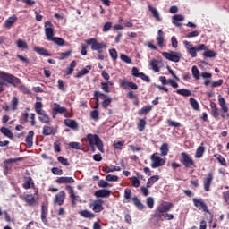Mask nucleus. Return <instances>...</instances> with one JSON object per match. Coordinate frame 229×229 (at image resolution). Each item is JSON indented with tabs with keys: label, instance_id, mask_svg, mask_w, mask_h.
<instances>
[{
	"label": "nucleus",
	"instance_id": "nucleus-1",
	"mask_svg": "<svg viewBox=\"0 0 229 229\" xmlns=\"http://www.w3.org/2000/svg\"><path fill=\"white\" fill-rule=\"evenodd\" d=\"M35 114H38V123L46 124L51 123V119L47 117L45 111H41V102H36V114H29V108H26L20 116V124L29 123V125L35 126Z\"/></svg>",
	"mask_w": 229,
	"mask_h": 229
},
{
	"label": "nucleus",
	"instance_id": "nucleus-2",
	"mask_svg": "<svg viewBox=\"0 0 229 229\" xmlns=\"http://www.w3.org/2000/svg\"><path fill=\"white\" fill-rule=\"evenodd\" d=\"M133 202V206L136 209L142 210L145 207H149L152 209L155 201H153L152 197L146 198V205H142L141 201H139V198L133 197L132 192L129 188L123 189V203Z\"/></svg>",
	"mask_w": 229,
	"mask_h": 229
},
{
	"label": "nucleus",
	"instance_id": "nucleus-3",
	"mask_svg": "<svg viewBox=\"0 0 229 229\" xmlns=\"http://www.w3.org/2000/svg\"><path fill=\"white\" fill-rule=\"evenodd\" d=\"M84 43L88 45H81V55L85 56L87 55V46H90V51L98 52V60H103V49H106V45L103 43L97 42L96 38H90Z\"/></svg>",
	"mask_w": 229,
	"mask_h": 229
},
{
	"label": "nucleus",
	"instance_id": "nucleus-4",
	"mask_svg": "<svg viewBox=\"0 0 229 229\" xmlns=\"http://www.w3.org/2000/svg\"><path fill=\"white\" fill-rule=\"evenodd\" d=\"M226 101L223 100V97L217 98V103L211 102V117L216 119L221 117L223 119H229V114H226Z\"/></svg>",
	"mask_w": 229,
	"mask_h": 229
},
{
	"label": "nucleus",
	"instance_id": "nucleus-5",
	"mask_svg": "<svg viewBox=\"0 0 229 229\" xmlns=\"http://www.w3.org/2000/svg\"><path fill=\"white\" fill-rule=\"evenodd\" d=\"M21 83V81L19 80V78L8 72L0 71V93H3V91L5 90L4 87H15Z\"/></svg>",
	"mask_w": 229,
	"mask_h": 229
},
{
	"label": "nucleus",
	"instance_id": "nucleus-6",
	"mask_svg": "<svg viewBox=\"0 0 229 229\" xmlns=\"http://www.w3.org/2000/svg\"><path fill=\"white\" fill-rule=\"evenodd\" d=\"M86 140H88V146H90V148H96L98 151L103 153V141L99 140V137L97 134H88Z\"/></svg>",
	"mask_w": 229,
	"mask_h": 229
},
{
	"label": "nucleus",
	"instance_id": "nucleus-7",
	"mask_svg": "<svg viewBox=\"0 0 229 229\" xmlns=\"http://www.w3.org/2000/svg\"><path fill=\"white\" fill-rule=\"evenodd\" d=\"M185 46L188 47V55H191V58L197 57V52L207 51V47L204 44L191 47V43L185 41Z\"/></svg>",
	"mask_w": 229,
	"mask_h": 229
},
{
	"label": "nucleus",
	"instance_id": "nucleus-8",
	"mask_svg": "<svg viewBox=\"0 0 229 229\" xmlns=\"http://www.w3.org/2000/svg\"><path fill=\"white\" fill-rule=\"evenodd\" d=\"M162 57L168 60V62L178 63L181 60V54L178 52H162Z\"/></svg>",
	"mask_w": 229,
	"mask_h": 229
},
{
	"label": "nucleus",
	"instance_id": "nucleus-9",
	"mask_svg": "<svg viewBox=\"0 0 229 229\" xmlns=\"http://www.w3.org/2000/svg\"><path fill=\"white\" fill-rule=\"evenodd\" d=\"M120 83V89L126 90V89H139V86L135 85V82L126 81V79H120L118 81Z\"/></svg>",
	"mask_w": 229,
	"mask_h": 229
},
{
	"label": "nucleus",
	"instance_id": "nucleus-10",
	"mask_svg": "<svg viewBox=\"0 0 229 229\" xmlns=\"http://www.w3.org/2000/svg\"><path fill=\"white\" fill-rule=\"evenodd\" d=\"M149 159H151L152 161V164L149 165L152 169L162 167V165H165V159H162V157H158V154H152Z\"/></svg>",
	"mask_w": 229,
	"mask_h": 229
},
{
	"label": "nucleus",
	"instance_id": "nucleus-11",
	"mask_svg": "<svg viewBox=\"0 0 229 229\" xmlns=\"http://www.w3.org/2000/svg\"><path fill=\"white\" fill-rule=\"evenodd\" d=\"M182 163V165H185V168H191L194 166V159H191V156H187V153L182 152V159L178 160Z\"/></svg>",
	"mask_w": 229,
	"mask_h": 229
},
{
	"label": "nucleus",
	"instance_id": "nucleus-12",
	"mask_svg": "<svg viewBox=\"0 0 229 229\" xmlns=\"http://www.w3.org/2000/svg\"><path fill=\"white\" fill-rule=\"evenodd\" d=\"M19 106V98L13 97V99L10 100V106H3V111H15Z\"/></svg>",
	"mask_w": 229,
	"mask_h": 229
},
{
	"label": "nucleus",
	"instance_id": "nucleus-13",
	"mask_svg": "<svg viewBox=\"0 0 229 229\" xmlns=\"http://www.w3.org/2000/svg\"><path fill=\"white\" fill-rule=\"evenodd\" d=\"M191 203L195 204V208H198V210H201L204 213H210V211L207 210V205L204 204V199H191Z\"/></svg>",
	"mask_w": 229,
	"mask_h": 229
},
{
	"label": "nucleus",
	"instance_id": "nucleus-14",
	"mask_svg": "<svg viewBox=\"0 0 229 229\" xmlns=\"http://www.w3.org/2000/svg\"><path fill=\"white\" fill-rule=\"evenodd\" d=\"M173 207L174 205L171 204V202H162L159 207H156V213H167Z\"/></svg>",
	"mask_w": 229,
	"mask_h": 229
},
{
	"label": "nucleus",
	"instance_id": "nucleus-15",
	"mask_svg": "<svg viewBox=\"0 0 229 229\" xmlns=\"http://www.w3.org/2000/svg\"><path fill=\"white\" fill-rule=\"evenodd\" d=\"M214 182V174L208 173V175L204 177L203 186H204V192L210 191V183Z\"/></svg>",
	"mask_w": 229,
	"mask_h": 229
},
{
	"label": "nucleus",
	"instance_id": "nucleus-16",
	"mask_svg": "<svg viewBox=\"0 0 229 229\" xmlns=\"http://www.w3.org/2000/svg\"><path fill=\"white\" fill-rule=\"evenodd\" d=\"M64 191H58V194H55V199H52V204L55 206L64 205Z\"/></svg>",
	"mask_w": 229,
	"mask_h": 229
},
{
	"label": "nucleus",
	"instance_id": "nucleus-17",
	"mask_svg": "<svg viewBox=\"0 0 229 229\" xmlns=\"http://www.w3.org/2000/svg\"><path fill=\"white\" fill-rule=\"evenodd\" d=\"M90 210L94 211V213H99L103 211V200L98 199L90 203Z\"/></svg>",
	"mask_w": 229,
	"mask_h": 229
},
{
	"label": "nucleus",
	"instance_id": "nucleus-18",
	"mask_svg": "<svg viewBox=\"0 0 229 229\" xmlns=\"http://www.w3.org/2000/svg\"><path fill=\"white\" fill-rule=\"evenodd\" d=\"M167 69H168V74H172V79H175V80L165 79V76H161L159 77V82L168 83V82L178 81V76H174V72L171 71V68H167Z\"/></svg>",
	"mask_w": 229,
	"mask_h": 229
},
{
	"label": "nucleus",
	"instance_id": "nucleus-19",
	"mask_svg": "<svg viewBox=\"0 0 229 229\" xmlns=\"http://www.w3.org/2000/svg\"><path fill=\"white\" fill-rule=\"evenodd\" d=\"M133 77L134 78H140V80H143V81H146V83L150 82V80L148 79V76H145V73L139 72V69L133 67Z\"/></svg>",
	"mask_w": 229,
	"mask_h": 229
},
{
	"label": "nucleus",
	"instance_id": "nucleus-20",
	"mask_svg": "<svg viewBox=\"0 0 229 229\" xmlns=\"http://www.w3.org/2000/svg\"><path fill=\"white\" fill-rule=\"evenodd\" d=\"M55 183L58 184H72L74 183V178L72 177H58L55 179Z\"/></svg>",
	"mask_w": 229,
	"mask_h": 229
},
{
	"label": "nucleus",
	"instance_id": "nucleus-21",
	"mask_svg": "<svg viewBox=\"0 0 229 229\" xmlns=\"http://www.w3.org/2000/svg\"><path fill=\"white\" fill-rule=\"evenodd\" d=\"M22 200L26 201V205L29 207H35L37 201H35V196L31 194H26V196L22 197Z\"/></svg>",
	"mask_w": 229,
	"mask_h": 229
},
{
	"label": "nucleus",
	"instance_id": "nucleus-22",
	"mask_svg": "<svg viewBox=\"0 0 229 229\" xmlns=\"http://www.w3.org/2000/svg\"><path fill=\"white\" fill-rule=\"evenodd\" d=\"M94 197L109 198V190H106V189L98 190V191H94Z\"/></svg>",
	"mask_w": 229,
	"mask_h": 229
},
{
	"label": "nucleus",
	"instance_id": "nucleus-23",
	"mask_svg": "<svg viewBox=\"0 0 229 229\" xmlns=\"http://www.w3.org/2000/svg\"><path fill=\"white\" fill-rule=\"evenodd\" d=\"M223 85V80H217V81L211 82L210 80H204V86H211V88H216Z\"/></svg>",
	"mask_w": 229,
	"mask_h": 229
},
{
	"label": "nucleus",
	"instance_id": "nucleus-24",
	"mask_svg": "<svg viewBox=\"0 0 229 229\" xmlns=\"http://www.w3.org/2000/svg\"><path fill=\"white\" fill-rule=\"evenodd\" d=\"M64 189L68 190V197L72 198V205H74V201H77V196L74 195V188L64 186Z\"/></svg>",
	"mask_w": 229,
	"mask_h": 229
},
{
	"label": "nucleus",
	"instance_id": "nucleus-25",
	"mask_svg": "<svg viewBox=\"0 0 229 229\" xmlns=\"http://www.w3.org/2000/svg\"><path fill=\"white\" fill-rule=\"evenodd\" d=\"M32 51L36 52V54H38V55L42 56H51V54L47 53V50H45V48L41 47H32Z\"/></svg>",
	"mask_w": 229,
	"mask_h": 229
},
{
	"label": "nucleus",
	"instance_id": "nucleus-26",
	"mask_svg": "<svg viewBox=\"0 0 229 229\" xmlns=\"http://www.w3.org/2000/svg\"><path fill=\"white\" fill-rule=\"evenodd\" d=\"M148 112H152V106H146L143 108L140 109V111L136 112V114L140 116H143L148 114Z\"/></svg>",
	"mask_w": 229,
	"mask_h": 229
},
{
	"label": "nucleus",
	"instance_id": "nucleus-27",
	"mask_svg": "<svg viewBox=\"0 0 229 229\" xmlns=\"http://www.w3.org/2000/svg\"><path fill=\"white\" fill-rule=\"evenodd\" d=\"M77 66V62L72 61V64H68V68L64 69V75H71L74 72V67Z\"/></svg>",
	"mask_w": 229,
	"mask_h": 229
},
{
	"label": "nucleus",
	"instance_id": "nucleus-28",
	"mask_svg": "<svg viewBox=\"0 0 229 229\" xmlns=\"http://www.w3.org/2000/svg\"><path fill=\"white\" fill-rule=\"evenodd\" d=\"M113 86V81L100 82V90L104 93H109V87Z\"/></svg>",
	"mask_w": 229,
	"mask_h": 229
},
{
	"label": "nucleus",
	"instance_id": "nucleus-29",
	"mask_svg": "<svg viewBox=\"0 0 229 229\" xmlns=\"http://www.w3.org/2000/svg\"><path fill=\"white\" fill-rule=\"evenodd\" d=\"M90 72V66H84V69H81L78 73L74 74V78H81L83 77V75H87V73Z\"/></svg>",
	"mask_w": 229,
	"mask_h": 229
},
{
	"label": "nucleus",
	"instance_id": "nucleus-30",
	"mask_svg": "<svg viewBox=\"0 0 229 229\" xmlns=\"http://www.w3.org/2000/svg\"><path fill=\"white\" fill-rule=\"evenodd\" d=\"M47 40L55 43L56 46L58 47H63L64 46V39H62L61 38H46Z\"/></svg>",
	"mask_w": 229,
	"mask_h": 229
},
{
	"label": "nucleus",
	"instance_id": "nucleus-31",
	"mask_svg": "<svg viewBox=\"0 0 229 229\" xmlns=\"http://www.w3.org/2000/svg\"><path fill=\"white\" fill-rule=\"evenodd\" d=\"M55 134V130L49 126H42V136H50Z\"/></svg>",
	"mask_w": 229,
	"mask_h": 229
},
{
	"label": "nucleus",
	"instance_id": "nucleus-32",
	"mask_svg": "<svg viewBox=\"0 0 229 229\" xmlns=\"http://www.w3.org/2000/svg\"><path fill=\"white\" fill-rule=\"evenodd\" d=\"M64 127H68L72 130H77V122L71 119L64 120Z\"/></svg>",
	"mask_w": 229,
	"mask_h": 229
},
{
	"label": "nucleus",
	"instance_id": "nucleus-33",
	"mask_svg": "<svg viewBox=\"0 0 229 229\" xmlns=\"http://www.w3.org/2000/svg\"><path fill=\"white\" fill-rule=\"evenodd\" d=\"M22 189H35V183L31 182V177H26V182L22 183Z\"/></svg>",
	"mask_w": 229,
	"mask_h": 229
},
{
	"label": "nucleus",
	"instance_id": "nucleus-34",
	"mask_svg": "<svg viewBox=\"0 0 229 229\" xmlns=\"http://www.w3.org/2000/svg\"><path fill=\"white\" fill-rule=\"evenodd\" d=\"M183 19H185L183 17V15H182V14H175V15L173 16V22H174V24H175V26L180 28V26H182V23H180V21H183Z\"/></svg>",
	"mask_w": 229,
	"mask_h": 229
},
{
	"label": "nucleus",
	"instance_id": "nucleus-35",
	"mask_svg": "<svg viewBox=\"0 0 229 229\" xmlns=\"http://www.w3.org/2000/svg\"><path fill=\"white\" fill-rule=\"evenodd\" d=\"M0 134H3V137L12 140V131H9L8 128L0 127Z\"/></svg>",
	"mask_w": 229,
	"mask_h": 229
},
{
	"label": "nucleus",
	"instance_id": "nucleus-36",
	"mask_svg": "<svg viewBox=\"0 0 229 229\" xmlns=\"http://www.w3.org/2000/svg\"><path fill=\"white\" fill-rule=\"evenodd\" d=\"M139 180H142V175L136 174V177L130 178V181H131V186L133 188H139Z\"/></svg>",
	"mask_w": 229,
	"mask_h": 229
},
{
	"label": "nucleus",
	"instance_id": "nucleus-37",
	"mask_svg": "<svg viewBox=\"0 0 229 229\" xmlns=\"http://www.w3.org/2000/svg\"><path fill=\"white\" fill-rule=\"evenodd\" d=\"M157 182H158V175H152L149 179H146V187H152Z\"/></svg>",
	"mask_w": 229,
	"mask_h": 229
},
{
	"label": "nucleus",
	"instance_id": "nucleus-38",
	"mask_svg": "<svg viewBox=\"0 0 229 229\" xmlns=\"http://www.w3.org/2000/svg\"><path fill=\"white\" fill-rule=\"evenodd\" d=\"M78 215L81 216V217H84V219H93V213L87 210H81V212H78Z\"/></svg>",
	"mask_w": 229,
	"mask_h": 229
},
{
	"label": "nucleus",
	"instance_id": "nucleus-39",
	"mask_svg": "<svg viewBox=\"0 0 229 229\" xmlns=\"http://www.w3.org/2000/svg\"><path fill=\"white\" fill-rule=\"evenodd\" d=\"M175 94H178V96H182V97H191V90H187L185 89H178L177 90H175Z\"/></svg>",
	"mask_w": 229,
	"mask_h": 229
},
{
	"label": "nucleus",
	"instance_id": "nucleus-40",
	"mask_svg": "<svg viewBox=\"0 0 229 229\" xmlns=\"http://www.w3.org/2000/svg\"><path fill=\"white\" fill-rule=\"evenodd\" d=\"M159 152H161L162 157L168 156V143H162L159 147Z\"/></svg>",
	"mask_w": 229,
	"mask_h": 229
},
{
	"label": "nucleus",
	"instance_id": "nucleus-41",
	"mask_svg": "<svg viewBox=\"0 0 229 229\" xmlns=\"http://www.w3.org/2000/svg\"><path fill=\"white\" fill-rule=\"evenodd\" d=\"M149 67L152 68V72H158V60L152 59L149 61Z\"/></svg>",
	"mask_w": 229,
	"mask_h": 229
},
{
	"label": "nucleus",
	"instance_id": "nucleus-42",
	"mask_svg": "<svg viewBox=\"0 0 229 229\" xmlns=\"http://www.w3.org/2000/svg\"><path fill=\"white\" fill-rule=\"evenodd\" d=\"M100 171H104V173H113V172H119V166H107V167H104L102 169H100Z\"/></svg>",
	"mask_w": 229,
	"mask_h": 229
},
{
	"label": "nucleus",
	"instance_id": "nucleus-43",
	"mask_svg": "<svg viewBox=\"0 0 229 229\" xmlns=\"http://www.w3.org/2000/svg\"><path fill=\"white\" fill-rule=\"evenodd\" d=\"M148 10L149 12H151L153 17L157 19V21H160V14L158 13V11L157 10V8L149 5Z\"/></svg>",
	"mask_w": 229,
	"mask_h": 229
},
{
	"label": "nucleus",
	"instance_id": "nucleus-44",
	"mask_svg": "<svg viewBox=\"0 0 229 229\" xmlns=\"http://www.w3.org/2000/svg\"><path fill=\"white\" fill-rule=\"evenodd\" d=\"M52 113H54V114H64V113H67V109L61 106H55L52 108Z\"/></svg>",
	"mask_w": 229,
	"mask_h": 229
},
{
	"label": "nucleus",
	"instance_id": "nucleus-45",
	"mask_svg": "<svg viewBox=\"0 0 229 229\" xmlns=\"http://www.w3.org/2000/svg\"><path fill=\"white\" fill-rule=\"evenodd\" d=\"M15 21H17V16L9 17L5 21V27L12 28V26L13 25V22H15Z\"/></svg>",
	"mask_w": 229,
	"mask_h": 229
},
{
	"label": "nucleus",
	"instance_id": "nucleus-46",
	"mask_svg": "<svg viewBox=\"0 0 229 229\" xmlns=\"http://www.w3.org/2000/svg\"><path fill=\"white\" fill-rule=\"evenodd\" d=\"M201 55H203L204 58H214L216 56V53H214V50H206Z\"/></svg>",
	"mask_w": 229,
	"mask_h": 229
},
{
	"label": "nucleus",
	"instance_id": "nucleus-47",
	"mask_svg": "<svg viewBox=\"0 0 229 229\" xmlns=\"http://www.w3.org/2000/svg\"><path fill=\"white\" fill-rule=\"evenodd\" d=\"M35 136V132L29 131V134L26 135V146L31 148V138Z\"/></svg>",
	"mask_w": 229,
	"mask_h": 229
},
{
	"label": "nucleus",
	"instance_id": "nucleus-48",
	"mask_svg": "<svg viewBox=\"0 0 229 229\" xmlns=\"http://www.w3.org/2000/svg\"><path fill=\"white\" fill-rule=\"evenodd\" d=\"M16 47L25 50L29 49V45L25 44V41H21V39H20L16 40Z\"/></svg>",
	"mask_w": 229,
	"mask_h": 229
},
{
	"label": "nucleus",
	"instance_id": "nucleus-49",
	"mask_svg": "<svg viewBox=\"0 0 229 229\" xmlns=\"http://www.w3.org/2000/svg\"><path fill=\"white\" fill-rule=\"evenodd\" d=\"M204 156V147H198V148L195 149V158H200V157Z\"/></svg>",
	"mask_w": 229,
	"mask_h": 229
},
{
	"label": "nucleus",
	"instance_id": "nucleus-50",
	"mask_svg": "<svg viewBox=\"0 0 229 229\" xmlns=\"http://www.w3.org/2000/svg\"><path fill=\"white\" fill-rule=\"evenodd\" d=\"M113 102V98H106L104 101L100 102V108H104V110H106V107L109 106V103Z\"/></svg>",
	"mask_w": 229,
	"mask_h": 229
},
{
	"label": "nucleus",
	"instance_id": "nucleus-51",
	"mask_svg": "<svg viewBox=\"0 0 229 229\" xmlns=\"http://www.w3.org/2000/svg\"><path fill=\"white\" fill-rule=\"evenodd\" d=\"M25 159L24 157H16V158H10L3 161V164L9 165L13 164L16 162H21V160Z\"/></svg>",
	"mask_w": 229,
	"mask_h": 229
},
{
	"label": "nucleus",
	"instance_id": "nucleus-52",
	"mask_svg": "<svg viewBox=\"0 0 229 229\" xmlns=\"http://www.w3.org/2000/svg\"><path fill=\"white\" fill-rule=\"evenodd\" d=\"M136 130L142 132L145 130V119H140V123H136Z\"/></svg>",
	"mask_w": 229,
	"mask_h": 229
},
{
	"label": "nucleus",
	"instance_id": "nucleus-53",
	"mask_svg": "<svg viewBox=\"0 0 229 229\" xmlns=\"http://www.w3.org/2000/svg\"><path fill=\"white\" fill-rule=\"evenodd\" d=\"M116 58H120V61H123L126 64H132V59H129V56L124 54H120V56Z\"/></svg>",
	"mask_w": 229,
	"mask_h": 229
},
{
	"label": "nucleus",
	"instance_id": "nucleus-54",
	"mask_svg": "<svg viewBox=\"0 0 229 229\" xmlns=\"http://www.w3.org/2000/svg\"><path fill=\"white\" fill-rule=\"evenodd\" d=\"M214 158L217 159V163L221 164L222 166H226V160L223 159L220 154H214Z\"/></svg>",
	"mask_w": 229,
	"mask_h": 229
},
{
	"label": "nucleus",
	"instance_id": "nucleus-55",
	"mask_svg": "<svg viewBox=\"0 0 229 229\" xmlns=\"http://www.w3.org/2000/svg\"><path fill=\"white\" fill-rule=\"evenodd\" d=\"M47 215V206L42 204V224H47V220L45 218V216Z\"/></svg>",
	"mask_w": 229,
	"mask_h": 229
},
{
	"label": "nucleus",
	"instance_id": "nucleus-56",
	"mask_svg": "<svg viewBox=\"0 0 229 229\" xmlns=\"http://www.w3.org/2000/svg\"><path fill=\"white\" fill-rule=\"evenodd\" d=\"M106 95H103V93H100L99 91H94V104H97L99 102V98H106Z\"/></svg>",
	"mask_w": 229,
	"mask_h": 229
},
{
	"label": "nucleus",
	"instance_id": "nucleus-57",
	"mask_svg": "<svg viewBox=\"0 0 229 229\" xmlns=\"http://www.w3.org/2000/svg\"><path fill=\"white\" fill-rule=\"evenodd\" d=\"M100 181H104V182H116V181H119V177H117L116 175L107 174V176H106V178H104V180H100Z\"/></svg>",
	"mask_w": 229,
	"mask_h": 229
},
{
	"label": "nucleus",
	"instance_id": "nucleus-58",
	"mask_svg": "<svg viewBox=\"0 0 229 229\" xmlns=\"http://www.w3.org/2000/svg\"><path fill=\"white\" fill-rule=\"evenodd\" d=\"M107 182H109V181H103V180L98 181V188L113 187V185L109 184Z\"/></svg>",
	"mask_w": 229,
	"mask_h": 229
},
{
	"label": "nucleus",
	"instance_id": "nucleus-59",
	"mask_svg": "<svg viewBox=\"0 0 229 229\" xmlns=\"http://www.w3.org/2000/svg\"><path fill=\"white\" fill-rule=\"evenodd\" d=\"M188 104L191 105V109L197 111L199 109V105H197V100L194 98H188Z\"/></svg>",
	"mask_w": 229,
	"mask_h": 229
},
{
	"label": "nucleus",
	"instance_id": "nucleus-60",
	"mask_svg": "<svg viewBox=\"0 0 229 229\" xmlns=\"http://www.w3.org/2000/svg\"><path fill=\"white\" fill-rule=\"evenodd\" d=\"M68 148H72L74 150H81V143L70 142L68 143Z\"/></svg>",
	"mask_w": 229,
	"mask_h": 229
},
{
	"label": "nucleus",
	"instance_id": "nucleus-61",
	"mask_svg": "<svg viewBox=\"0 0 229 229\" xmlns=\"http://www.w3.org/2000/svg\"><path fill=\"white\" fill-rule=\"evenodd\" d=\"M204 72H200L197 71V66H191V74H188V76H195V80H197V75H200Z\"/></svg>",
	"mask_w": 229,
	"mask_h": 229
},
{
	"label": "nucleus",
	"instance_id": "nucleus-62",
	"mask_svg": "<svg viewBox=\"0 0 229 229\" xmlns=\"http://www.w3.org/2000/svg\"><path fill=\"white\" fill-rule=\"evenodd\" d=\"M99 119V113L97 110L90 111V120L97 121Z\"/></svg>",
	"mask_w": 229,
	"mask_h": 229
},
{
	"label": "nucleus",
	"instance_id": "nucleus-63",
	"mask_svg": "<svg viewBox=\"0 0 229 229\" xmlns=\"http://www.w3.org/2000/svg\"><path fill=\"white\" fill-rule=\"evenodd\" d=\"M55 30H46V38H57L55 37Z\"/></svg>",
	"mask_w": 229,
	"mask_h": 229
},
{
	"label": "nucleus",
	"instance_id": "nucleus-64",
	"mask_svg": "<svg viewBox=\"0 0 229 229\" xmlns=\"http://www.w3.org/2000/svg\"><path fill=\"white\" fill-rule=\"evenodd\" d=\"M114 149H116V150L123 149V141L114 142Z\"/></svg>",
	"mask_w": 229,
	"mask_h": 229
}]
</instances>
